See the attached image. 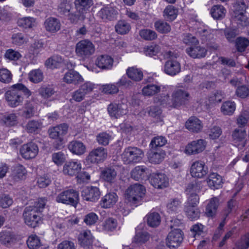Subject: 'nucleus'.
<instances>
[{
  "label": "nucleus",
  "mask_w": 249,
  "mask_h": 249,
  "mask_svg": "<svg viewBox=\"0 0 249 249\" xmlns=\"http://www.w3.org/2000/svg\"><path fill=\"white\" fill-rule=\"evenodd\" d=\"M165 156L166 153L163 150L151 148L150 152L148 153V159L149 162L152 163L159 164L163 160Z\"/></svg>",
  "instance_id": "393cba45"
},
{
  "label": "nucleus",
  "mask_w": 249,
  "mask_h": 249,
  "mask_svg": "<svg viewBox=\"0 0 249 249\" xmlns=\"http://www.w3.org/2000/svg\"><path fill=\"white\" fill-rule=\"evenodd\" d=\"M206 144V142L203 139L193 141L186 145L185 152L189 155L197 154L205 149Z\"/></svg>",
  "instance_id": "2eb2a0df"
},
{
  "label": "nucleus",
  "mask_w": 249,
  "mask_h": 249,
  "mask_svg": "<svg viewBox=\"0 0 249 249\" xmlns=\"http://www.w3.org/2000/svg\"><path fill=\"white\" fill-rule=\"evenodd\" d=\"M113 59L109 55H102L97 57L96 65L102 69H110L113 66Z\"/></svg>",
  "instance_id": "2f4dec72"
},
{
  "label": "nucleus",
  "mask_w": 249,
  "mask_h": 249,
  "mask_svg": "<svg viewBox=\"0 0 249 249\" xmlns=\"http://www.w3.org/2000/svg\"><path fill=\"white\" fill-rule=\"evenodd\" d=\"M69 149L73 153L77 155L83 154L86 150V146L80 141H73L68 145Z\"/></svg>",
  "instance_id": "473e14b6"
},
{
  "label": "nucleus",
  "mask_w": 249,
  "mask_h": 249,
  "mask_svg": "<svg viewBox=\"0 0 249 249\" xmlns=\"http://www.w3.org/2000/svg\"><path fill=\"white\" fill-rule=\"evenodd\" d=\"M63 81L67 84L77 85L83 82L84 79L76 71L71 70L65 73L63 78Z\"/></svg>",
  "instance_id": "6ab92c4d"
},
{
  "label": "nucleus",
  "mask_w": 249,
  "mask_h": 249,
  "mask_svg": "<svg viewBox=\"0 0 249 249\" xmlns=\"http://www.w3.org/2000/svg\"><path fill=\"white\" fill-rule=\"evenodd\" d=\"M117 11L112 7H105L98 12V16L103 21L107 22L114 19L117 15Z\"/></svg>",
  "instance_id": "5701e85b"
},
{
  "label": "nucleus",
  "mask_w": 249,
  "mask_h": 249,
  "mask_svg": "<svg viewBox=\"0 0 249 249\" xmlns=\"http://www.w3.org/2000/svg\"><path fill=\"white\" fill-rule=\"evenodd\" d=\"M249 46V40L245 37H239L235 42V47L238 52H243Z\"/></svg>",
  "instance_id": "13d9d810"
},
{
  "label": "nucleus",
  "mask_w": 249,
  "mask_h": 249,
  "mask_svg": "<svg viewBox=\"0 0 249 249\" xmlns=\"http://www.w3.org/2000/svg\"><path fill=\"white\" fill-rule=\"evenodd\" d=\"M68 127L67 124H62L49 129L50 138L57 140L59 142L57 148H59V146L62 144L64 136L67 133Z\"/></svg>",
  "instance_id": "6e6552de"
},
{
  "label": "nucleus",
  "mask_w": 249,
  "mask_h": 249,
  "mask_svg": "<svg viewBox=\"0 0 249 249\" xmlns=\"http://www.w3.org/2000/svg\"><path fill=\"white\" fill-rule=\"evenodd\" d=\"M149 239V234L145 231H140L136 233L134 237L133 242L141 245L145 243Z\"/></svg>",
  "instance_id": "e2e57ef3"
},
{
  "label": "nucleus",
  "mask_w": 249,
  "mask_h": 249,
  "mask_svg": "<svg viewBox=\"0 0 249 249\" xmlns=\"http://www.w3.org/2000/svg\"><path fill=\"white\" fill-rule=\"evenodd\" d=\"M148 225L152 227L159 226L160 222V216L158 213L153 212L146 215Z\"/></svg>",
  "instance_id": "09e8293b"
},
{
  "label": "nucleus",
  "mask_w": 249,
  "mask_h": 249,
  "mask_svg": "<svg viewBox=\"0 0 249 249\" xmlns=\"http://www.w3.org/2000/svg\"><path fill=\"white\" fill-rule=\"evenodd\" d=\"M72 8V3L70 0H60L57 7L58 13L63 15H67Z\"/></svg>",
  "instance_id": "a19ab883"
},
{
  "label": "nucleus",
  "mask_w": 249,
  "mask_h": 249,
  "mask_svg": "<svg viewBox=\"0 0 249 249\" xmlns=\"http://www.w3.org/2000/svg\"><path fill=\"white\" fill-rule=\"evenodd\" d=\"M118 200V196L115 193H109L102 197L100 204L102 208H109L114 205Z\"/></svg>",
  "instance_id": "c756f323"
},
{
  "label": "nucleus",
  "mask_w": 249,
  "mask_h": 249,
  "mask_svg": "<svg viewBox=\"0 0 249 249\" xmlns=\"http://www.w3.org/2000/svg\"><path fill=\"white\" fill-rule=\"evenodd\" d=\"M160 86L156 84H148L142 89V93L144 96L151 97L160 91Z\"/></svg>",
  "instance_id": "f704fd0d"
},
{
  "label": "nucleus",
  "mask_w": 249,
  "mask_h": 249,
  "mask_svg": "<svg viewBox=\"0 0 249 249\" xmlns=\"http://www.w3.org/2000/svg\"><path fill=\"white\" fill-rule=\"evenodd\" d=\"M28 78L31 82L38 83L43 80V73L39 69L34 70L29 73Z\"/></svg>",
  "instance_id": "6e6d98bb"
},
{
  "label": "nucleus",
  "mask_w": 249,
  "mask_h": 249,
  "mask_svg": "<svg viewBox=\"0 0 249 249\" xmlns=\"http://www.w3.org/2000/svg\"><path fill=\"white\" fill-rule=\"evenodd\" d=\"M13 75L11 72L6 68L0 69V81L3 83L9 84L12 80Z\"/></svg>",
  "instance_id": "052dcab7"
},
{
  "label": "nucleus",
  "mask_w": 249,
  "mask_h": 249,
  "mask_svg": "<svg viewBox=\"0 0 249 249\" xmlns=\"http://www.w3.org/2000/svg\"><path fill=\"white\" fill-rule=\"evenodd\" d=\"M107 156V149L102 147H99L91 150L87 157L86 160L88 162L98 163L103 161Z\"/></svg>",
  "instance_id": "9b49d317"
},
{
  "label": "nucleus",
  "mask_w": 249,
  "mask_h": 249,
  "mask_svg": "<svg viewBox=\"0 0 249 249\" xmlns=\"http://www.w3.org/2000/svg\"><path fill=\"white\" fill-rule=\"evenodd\" d=\"M17 23L19 26L25 29L32 28L36 24V19L30 17L18 19Z\"/></svg>",
  "instance_id": "de8ad7c7"
},
{
  "label": "nucleus",
  "mask_w": 249,
  "mask_h": 249,
  "mask_svg": "<svg viewBox=\"0 0 249 249\" xmlns=\"http://www.w3.org/2000/svg\"><path fill=\"white\" fill-rule=\"evenodd\" d=\"M47 200L40 198L34 202L33 205L25 208L23 213L24 222L29 226L35 228L41 219V213L44 209Z\"/></svg>",
  "instance_id": "f257e3e1"
},
{
  "label": "nucleus",
  "mask_w": 249,
  "mask_h": 249,
  "mask_svg": "<svg viewBox=\"0 0 249 249\" xmlns=\"http://www.w3.org/2000/svg\"><path fill=\"white\" fill-rule=\"evenodd\" d=\"M208 173V168L202 161H196L192 164L190 173L194 178H201Z\"/></svg>",
  "instance_id": "4468645a"
},
{
  "label": "nucleus",
  "mask_w": 249,
  "mask_h": 249,
  "mask_svg": "<svg viewBox=\"0 0 249 249\" xmlns=\"http://www.w3.org/2000/svg\"><path fill=\"white\" fill-rule=\"evenodd\" d=\"M16 241L15 235L9 231H3L0 232V242L5 245H9L15 243Z\"/></svg>",
  "instance_id": "e433bc0d"
},
{
  "label": "nucleus",
  "mask_w": 249,
  "mask_h": 249,
  "mask_svg": "<svg viewBox=\"0 0 249 249\" xmlns=\"http://www.w3.org/2000/svg\"><path fill=\"white\" fill-rule=\"evenodd\" d=\"M38 91L39 94L44 99H48L55 93L54 87L51 85L41 86Z\"/></svg>",
  "instance_id": "79ce46f5"
},
{
  "label": "nucleus",
  "mask_w": 249,
  "mask_h": 249,
  "mask_svg": "<svg viewBox=\"0 0 249 249\" xmlns=\"http://www.w3.org/2000/svg\"><path fill=\"white\" fill-rule=\"evenodd\" d=\"M185 210L187 217L190 220H194L199 217L200 212L197 206L186 205Z\"/></svg>",
  "instance_id": "8fccbe9b"
},
{
  "label": "nucleus",
  "mask_w": 249,
  "mask_h": 249,
  "mask_svg": "<svg viewBox=\"0 0 249 249\" xmlns=\"http://www.w3.org/2000/svg\"><path fill=\"white\" fill-rule=\"evenodd\" d=\"M111 138V136L106 132L101 133L96 136L97 142L99 144L103 145H107Z\"/></svg>",
  "instance_id": "774afa93"
},
{
  "label": "nucleus",
  "mask_w": 249,
  "mask_h": 249,
  "mask_svg": "<svg viewBox=\"0 0 249 249\" xmlns=\"http://www.w3.org/2000/svg\"><path fill=\"white\" fill-rule=\"evenodd\" d=\"M107 110L111 117L117 119L127 113V106L124 103H111L108 106Z\"/></svg>",
  "instance_id": "dca6fc26"
},
{
  "label": "nucleus",
  "mask_w": 249,
  "mask_h": 249,
  "mask_svg": "<svg viewBox=\"0 0 249 249\" xmlns=\"http://www.w3.org/2000/svg\"><path fill=\"white\" fill-rule=\"evenodd\" d=\"M181 206V202L177 198L170 200L167 205L168 211L171 213L178 212L180 210Z\"/></svg>",
  "instance_id": "bf43d9fd"
},
{
  "label": "nucleus",
  "mask_w": 249,
  "mask_h": 249,
  "mask_svg": "<svg viewBox=\"0 0 249 249\" xmlns=\"http://www.w3.org/2000/svg\"><path fill=\"white\" fill-rule=\"evenodd\" d=\"M150 182L153 186L158 189L166 188L169 185L168 178L161 173L153 175L150 178Z\"/></svg>",
  "instance_id": "f3484780"
},
{
  "label": "nucleus",
  "mask_w": 249,
  "mask_h": 249,
  "mask_svg": "<svg viewBox=\"0 0 249 249\" xmlns=\"http://www.w3.org/2000/svg\"><path fill=\"white\" fill-rule=\"evenodd\" d=\"M147 168L143 166H137L131 172V177L136 180L143 179L146 176Z\"/></svg>",
  "instance_id": "58836bf2"
},
{
  "label": "nucleus",
  "mask_w": 249,
  "mask_h": 249,
  "mask_svg": "<svg viewBox=\"0 0 249 249\" xmlns=\"http://www.w3.org/2000/svg\"><path fill=\"white\" fill-rule=\"evenodd\" d=\"M63 58L59 55H53L45 62V65L50 69L57 68L63 63Z\"/></svg>",
  "instance_id": "a18cd8bd"
},
{
  "label": "nucleus",
  "mask_w": 249,
  "mask_h": 249,
  "mask_svg": "<svg viewBox=\"0 0 249 249\" xmlns=\"http://www.w3.org/2000/svg\"><path fill=\"white\" fill-rule=\"evenodd\" d=\"M95 47L93 44L88 39L79 41L76 45L75 52L82 57L87 58L92 55L95 52Z\"/></svg>",
  "instance_id": "0eeeda50"
},
{
  "label": "nucleus",
  "mask_w": 249,
  "mask_h": 249,
  "mask_svg": "<svg viewBox=\"0 0 249 249\" xmlns=\"http://www.w3.org/2000/svg\"><path fill=\"white\" fill-rule=\"evenodd\" d=\"M74 4L76 9L86 11L93 4L92 0H75Z\"/></svg>",
  "instance_id": "4d7b16f0"
},
{
  "label": "nucleus",
  "mask_w": 249,
  "mask_h": 249,
  "mask_svg": "<svg viewBox=\"0 0 249 249\" xmlns=\"http://www.w3.org/2000/svg\"><path fill=\"white\" fill-rule=\"evenodd\" d=\"M200 185L197 183L188 185L186 193L187 195V202L186 205L197 206L199 203V197L198 193L200 192Z\"/></svg>",
  "instance_id": "1a4fd4ad"
},
{
  "label": "nucleus",
  "mask_w": 249,
  "mask_h": 249,
  "mask_svg": "<svg viewBox=\"0 0 249 249\" xmlns=\"http://www.w3.org/2000/svg\"><path fill=\"white\" fill-rule=\"evenodd\" d=\"M81 169V164L78 161H71L66 162L63 166V172L66 175H77Z\"/></svg>",
  "instance_id": "aec40b11"
},
{
  "label": "nucleus",
  "mask_w": 249,
  "mask_h": 249,
  "mask_svg": "<svg viewBox=\"0 0 249 249\" xmlns=\"http://www.w3.org/2000/svg\"><path fill=\"white\" fill-rule=\"evenodd\" d=\"M234 144L239 148L243 147L246 144L247 134L246 131L241 129H236L232 134Z\"/></svg>",
  "instance_id": "412c9836"
},
{
  "label": "nucleus",
  "mask_w": 249,
  "mask_h": 249,
  "mask_svg": "<svg viewBox=\"0 0 249 249\" xmlns=\"http://www.w3.org/2000/svg\"><path fill=\"white\" fill-rule=\"evenodd\" d=\"M166 143L167 140L165 137L157 136L152 139L150 145L152 149H157V147L163 146Z\"/></svg>",
  "instance_id": "0e129e2a"
},
{
  "label": "nucleus",
  "mask_w": 249,
  "mask_h": 249,
  "mask_svg": "<svg viewBox=\"0 0 249 249\" xmlns=\"http://www.w3.org/2000/svg\"><path fill=\"white\" fill-rule=\"evenodd\" d=\"M183 239L182 231L176 229L170 231L166 238V245L171 249L176 248L180 246Z\"/></svg>",
  "instance_id": "9d476101"
},
{
  "label": "nucleus",
  "mask_w": 249,
  "mask_h": 249,
  "mask_svg": "<svg viewBox=\"0 0 249 249\" xmlns=\"http://www.w3.org/2000/svg\"><path fill=\"white\" fill-rule=\"evenodd\" d=\"M206 180L208 186L214 190L220 188L223 183L221 176L216 173H211Z\"/></svg>",
  "instance_id": "bb28decb"
},
{
  "label": "nucleus",
  "mask_w": 249,
  "mask_h": 249,
  "mask_svg": "<svg viewBox=\"0 0 249 249\" xmlns=\"http://www.w3.org/2000/svg\"><path fill=\"white\" fill-rule=\"evenodd\" d=\"M22 93L29 97L31 91L23 84L18 83L11 86L5 93V98L7 104L12 107H16L21 105L24 100Z\"/></svg>",
  "instance_id": "f03ea898"
},
{
  "label": "nucleus",
  "mask_w": 249,
  "mask_h": 249,
  "mask_svg": "<svg viewBox=\"0 0 249 249\" xmlns=\"http://www.w3.org/2000/svg\"><path fill=\"white\" fill-rule=\"evenodd\" d=\"M226 10L221 5H213L211 10V14L212 17L215 19H221L226 15Z\"/></svg>",
  "instance_id": "4c0bfd02"
},
{
  "label": "nucleus",
  "mask_w": 249,
  "mask_h": 249,
  "mask_svg": "<svg viewBox=\"0 0 249 249\" xmlns=\"http://www.w3.org/2000/svg\"><path fill=\"white\" fill-rule=\"evenodd\" d=\"M154 27L155 29L160 33L166 34L171 31L170 25L162 20H158L155 22Z\"/></svg>",
  "instance_id": "5fc2aeb1"
},
{
  "label": "nucleus",
  "mask_w": 249,
  "mask_h": 249,
  "mask_svg": "<svg viewBox=\"0 0 249 249\" xmlns=\"http://www.w3.org/2000/svg\"><path fill=\"white\" fill-rule=\"evenodd\" d=\"M127 77L134 82H140L143 78L142 70L136 66L128 67L126 70Z\"/></svg>",
  "instance_id": "cd10ccee"
},
{
  "label": "nucleus",
  "mask_w": 249,
  "mask_h": 249,
  "mask_svg": "<svg viewBox=\"0 0 249 249\" xmlns=\"http://www.w3.org/2000/svg\"><path fill=\"white\" fill-rule=\"evenodd\" d=\"M185 126L189 131L196 133L200 132L203 128L202 122L195 116L191 117L188 119L186 122Z\"/></svg>",
  "instance_id": "a878e982"
},
{
  "label": "nucleus",
  "mask_w": 249,
  "mask_h": 249,
  "mask_svg": "<svg viewBox=\"0 0 249 249\" xmlns=\"http://www.w3.org/2000/svg\"><path fill=\"white\" fill-rule=\"evenodd\" d=\"M143 157V152L137 147L129 146L124 149L121 158L125 164L139 162Z\"/></svg>",
  "instance_id": "39448f33"
},
{
  "label": "nucleus",
  "mask_w": 249,
  "mask_h": 249,
  "mask_svg": "<svg viewBox=\"0 0 249 249\" xmlns=\"http://www.w3.org/2000/svg\"><path fill=\"white\" fill-rule=\"evenodd\" d=\"M79 193L73 189L63 190L56 196L57 202L76 207L79 202Z\"/></svg>",
  "instance_id": "20e7f679"
},
{
  "label": "nucleus",
  "mask_w": 249,
  "mask_h": 249,
  "mask_svg": "<svg viewBox=\"0 0 249 249\" xmlns=\"http://www.w3.org/2000/svg\"><path fill=\"white\" fill-rule=\"evenodd\" d=\"M117 172L112 167L104 168L101 172V178L105 181L112 183L116 179Z\"/></svg>",
  "instance_id": "7c9ffc66"
},
{
  "label": "nucleus",
  "mask_w": 249,
  "mask_h": 249,
  "mask_svg": "<svg viewBox=\"0 0 249 249\" xmlns=\"http://www.w3.org/2000/svg\"><path fill=\"white\" fill-rule=\"evenodd\" d=\"M166 56L169 58L164 65L165 72L170 75L174 76L180 71V65L175 58H177L178 54L174 52L168 51L166 53Z\"/></svg>",
  "instance_id": "423d86ee"
},
{
  "label": "nucleus",
  "mask_w": 249,
  "mask_h": 249,
  "mask_svg": "<svg viewBox=\"0 0 249 249\" xmlns=\"http://www.w3.org/2000/svg\"><path fill=\"white\" fill-rule=\"evenodd\" d=\"M115 28L116 32L121 35L127 34L131 29L129 23L124 20L118 21Z\"/></svg>",
  "instance_id": "c03bdc74"
},
{
  "label": "nucleus",
  "mask_w": 249,
  "mask_h": 249,
  "mask_svg": "<svg viewBox=\"0 0 249 249\" xmlns=\"http://www.w3.org/2000/svg\"><path fill=\"white\" fill-rule=\"evenodd\" d=\"M2 121L7 126H13L18 123V116L15 113L7 114L3 116Z\"/></svg>",
  "instance_id": "680f3d73"
},
{
  "label": "nucleus",
  "mask_w": 249,
  "mask_h": 249,
  "mask_svg": "<svg viewBox=\"0 0 249 249\" xmlns=\"http://www.w3.org/2000/svg\"><path fill=\"white\" fill-rule=\"evenodd\" d=\"M26 174L27 171L23 165L18 164L14 167L12 175L15 180L23 179Z\"/></svg>",
  "instance_id": "49530a36"
},
{
  "label": "nucleus",
  "mask_w": 249,
  "mask_h": 249,
  "mask_svg": "<svg viewBox=\"0 0 249 249\" xmlns=\"http://www.w3.org/2000/svg\"><path fill=\"white\" fill-rule=\"evenodd\" d=\"M178 10L173 5H168L164 10L163 16L168 20H174L178 15Z\"/></svg>",
  "instance_id": "3c124183"
},
{
  "label": "nucleus",
  "mask_w": 249,
  "mask_h": 249,
  "mask_svg": "<svg viewBox=\"0 0 249 249\" xmlns=\"http://www.w3.org/2000/svg\"><path fill=\"white\" fill-rule=\"evenodd\" d=\"M44 26L47 32L54 33L60 29L61 23L57 18H49L45 20Z\"/></svg>",
  "instance_id": "c85d7f7f"
},
{
  "label": "nucleus",
  "mask_w": 249,
  "mask_h": 249,
  "mask_svg": "<svg viewBox=\"0 0 249 249\" xmlns=\"http://www.w3.org/2000/svg\"><path fill=\"white\" fill-rule=\"evenodd\" d=\"M219 206V200L216 197L211 198L206 206L205 214L209 217L213 218L215 216Z\"/></svg>",
  "instance_id": "b1692460"
},
{
  "label": "nucleus",
  "mask_w": 249,
  "mask_h": 249,
  "mask_svg": "<svg viewBox=\"0 0 249 249\" xmlns=\"http://www.w3.org/2000/svg\"><path fill=\"white\" fill-rule=\"evenodd\" d=\"M118 226V222L116 219L113 217H109L106 219L103 223L104 230L107 231H114Z\"/></svg>",
  "instance_id": "603ef678"
},
{
  "label": "nucleus",
  "mask_w": 249,
  "mask_h": 249,
  "mask_svg": "<svg viewBox=\"0 0 249 249\" xmlns=\"http://www.w3.org/2000/svg\"><path fill=\"white\" fill-rule=\"evenodd\" d=\"M86 13L80 10L76 9L74 12L70 11L67 15L68 19L71 23L77 24L79 20H84L86 18Z\"/></svg>",
  "instance_id": "72a5a7b5"
},
{
  "label": "nucleus",
  "mask_w": 249,
  "mask_h": 249,
  "mask_svg": "<svg viewBox=\"0 0 249 249\" xmlns=\"http://www.w3.org/2000/svg\"><path fill=\"white\" fill-rule=\"evenodd\" d=\"M41 123L35 120H31L28 122L26 125V130L29 133L37 132L41 129Z\"/></svg>",
  "instance_id": "69168bd1"
},
{
  "label": "nucleus",
  "mask_w": 249,
  "mask_h": 249,
  "mask_svg": "<svg viewBox=\"0 0 249 249\" xmlns=\"http://www.w3.org/2000/svg\"><path fill=\"white\" fill-rule=\"evenodd\" d=\"M236 104L231 101H227L222 103L220 111L224 115L231 116L233 114L236 109Z\"/></svg>",
  "instance_id": "c9c22d12"
},
{
  "label": "nucleus",
  "mask_w": 249,
  "mask_h": 249,
  "mask_svg": "<svg viewBox=\"0 0 249 249\" xmlns=\"http://www.w3.org/2000/svg\"><path fill=\"white\" fill-rule=\"evenodd\" d=\"M190 98L189 93L181 89L175 90L172 94V106L178 107L185 104Z\"/></svg>",
  "instance_id": "ddd939ff"
},
{
  "label": "nucleus",
  "mask_w": 249,
  "mask_h": 249,
  "mask_svg": "<svg viewBox=\"0 0 249 249\" xmlns=\"http://www.w3.org/2000/svg\"><path fill=\"white\" fill-rule=\"evenodd\" d=\"M38 153V147L37 144L30 142L21 146L20 153L23 158L29 160L35 158Z\"/></svg>",
  "instance_id": "f8f14e48"
},
{
  "label": "nucleus",
  "mask_w": 249,
  "mask_h": 249,
  "mask_svg": "<svg viewBox=\"0 0 249 249\" xmlns=\"http://www.w3.org/2000/svg\"><path fill=\"white\" fill-rule=\"evenodd\" d=\"M82 196L85 200L94 202L99 198L100 192L98 187H87L83 190Z\"/></svg>",
  "instance_id": "a211bd4d"
},
{
  "label": "nucleus",
  "mask_w": 249,
  "mask_h": 249,
  "mask_svg": "<svg viewBox=\"0 0 249 249\" xmlns=\"http://www.w3.org/2000/svg\"><path fill=\"white\" fill-rule=\"evenodd\" d=\"M93 241V238L90 231H85L79 235V241L82 246L91 245Z\"/></svg>",
  "instance_id": "ea45409f"
},
{
  "label": "nucleus",
  "mask_w": 249,
  "mask_h": 249,
  "mask_svg": "<svg viewBox=\"0 0 249 249\" xmlns=\"http://www.w3.org/2000/svg\"><path fill=\"white\" fill-rule=\"evenodd\" d=\"M26 243L30 249H38L42 246L40 238L36 234L30 235Z\"/></svg>",
  "instance_id": "37998d69"
},
{
  "label": "nucleus",
  "mask_w": 249,
  "mask_h": 249,
  "mask_svg": "<svg viewBox=\"0 0 249 249\" xmlns=\"http://www.w3.org/2000/svg\"><path fill=\"white\" fill-rule=\"evenodd\" d=\"M145 192V187L140 184L131 185L125 191V200L131 205L137 206L144 197Z\"/></svg>",
  "instance_id": "7ed1b4c3"
},
{
  "label": "nucleus",
  "mask_w": 249,
  "mask_h": 249,
  "mask_svg": "<svg viewBox=\"0 0 249 249\" xmlns=\"http://www.w3.org/2000/svg\"><path fill=\"white\" fill-rule=\"evenodd\" d=\"M186 52L193 58H200L206 56L207 51L204 47L196 45L186 48Z\"/></svg>",
  "instance_id": "4be33fe9"
},
{
  "label": "nucleus",
  "mask_w": 249,
  "mask_h": 249,
  "mask_svg": "<svg viewBox=\"0 0 249 249\" xmlns=\"http://www.w3.org/2000/svg\"><path fill=\"white\" fill-rule=\"evenodd\" d=\"M140 36L146 40H152L157 37L156 32L150 29H143L140 31Z\"/></svg>",
  "instance_id": "338daca9"
},
{
  "label": "nucleus",
  "mask_w": 249,
  "mask_h": 249,
  "mask_svg": "<svg viewBox=\"0 0 249 249\" xmlns=\"http://www.w3.org/2000/svg\"><path fill=\"white\" fill-rule=\"evenodd\" d=\"M154 103L159 104L161 105L173 107L172 106V101L170 102L169 96L168 94H161L154 98Z\"/></svg>",
  "instance_id": "864d4df0"
}]
</instances>
